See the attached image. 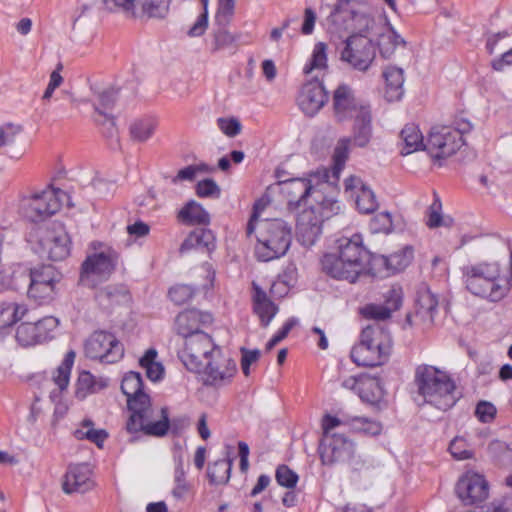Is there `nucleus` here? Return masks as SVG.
I'll list each match as a JSON object with an SVG mask.
<instances>
[{
    "mask_svg": "<svg viewBox=\"0 0 512 512\" xmlns=\"http://www.w3.org/2000/svg\"><path fill=\"white\" fill-rule=\"evenodd\" d=\"M117 263L118 254L114 250L94 253L82 263L80 281L84 284L105 281L114 272Z\"/></svg>",
    "mask_w": 512,
    "mask_h": 512,
    "instance_id": "4468645a",
    "label": "nucleus"
},
{
    "mask_svg": "<svg viewBox=\"0 0 512 512\" xmlns=\"http://www.w3.org/2000/svg\"><path fill=\"white\" fill-rule=\"evenodd\" d=\"M58 325L59 320L53 316H45L36 322H23L17 327L15 338L23 347L41 344L54 337Z\"/></svg>",
    "mask_w": 512,
    "mask_h": 512,
    "instance_id": "2eb2a0df",
    "label": "nucleus"
},
{
    "mask_svg": "<svg viewBox=\"0 0 512 512\" xmlns=\"http://www.w3.org/2000/svg\"><path fill=\"white\" fill-rule=\"evenodd\" d=\"M22 131V126L6 123L0 127V148L15 142L16 136Z\"/></svg>",
    "mask_w": 512,
    "mask_h": 512,
    "instance_id": "69168bd1",
    "label": "nucleus"
},
{
    "mask_svg": "<svg viewBox=\"0 0 512 512\" xmlns=\"http://www.w3.org/2000/svg\"><path fill=\"white\" fill-rule=\"evenodd\" d=\"M94 487L92 470L89 464L70 465L65 474L63 491L66 494L86 493Z\"/></svg>",
    "mask_w": 512,
    "mask_h": 512,
    "instance_id": "5701e85b",
    "label": "nucleus"
},
{
    "mask_svg": "<svg viewBox=\"0 0 512 512\" xmlns=\"http://www.w3.org/2000/svg\"><path fill=\"white\" fill-rule=\"evenodd\" d=\"M449 451L456 460H467L474 456L473 451L469 449L468 443L462 437H455L451 441Z\"/></svg>",
    "mask_w": 512,
    "mask_h": 512,
    "instance_id": "052dcab7",
    "label": "nucleus"
},
{
    "mask_svg": "<svg viewBox=\"0 0 512 512\" xmlns=\"http://www.w3.org/2000/svg\"><path fill=\"white\" fill-rule=\"evenodd\" d=\"M321 463L326 466L348 462L355 453V444L346 435L322 436L319 448Z\"/></svg>",
    "mask_w": 512,
    "mask_h": 512,
    "instance_id": "ddd939ff",
    "label": "nucleus"
},
{
    "mask_svg": "<svg viewBox=\"0 0 512 512\" xmlns=\"http://www.w3.org/2000/svg\"><path fill=\"white\" fill-rule=\"evenodd\" d=\"M110 11H122L132 18L138 17V0H103Z\"/></svg>",
    "mask_w": 512,
    "mask_h": 512,
    "instance_id": "864d4df0",
    "label": "nucleus"
},
{
    "mask_svg": "<svg viewBox=\"0 0 512 512\" xmlns=\"http://www.w3.org/2000/svg\"><path fill=\"white\" fill-rule=\"evenodd\" d=\"M275 479L280 486L293 489L297 485L299 477L287 465L282 464L276 469Z\"/></svg>",
    "mask_w": 512,
    "mask_h": 512,
    "instance_id": "13d9d810",
    "label": "nucleus"
},
{
    "mask_svg": "<svg viewBox=\"0 0 512 512\" xmlns=\"http://www.w3.org/2000/svg\"><path fill=\"white\" fill-rule=\"evenodd\" d=\"M75 357V351L69 350L60 365L52 371L51 376L43 372L32 378L33 383L38 385L41 396L48 394L54 403L60 400L61 394L68 388Z\"/></svg>",
    "mask_w": 512,
    "mask_h": 512,
    "instance_id": "6e6552de",
    "label": "nucleus"
},
{
    "mask_svg": "<svg viewBox=\"0 0 512 512\" xmlns=\"http://www.w3.org/2000/svg\"><path fill=\"white\" fill-rule=\"evenodd\" d=\"M399 45H405V41L391 26L388 28L386 33H382L379 36V52L385 59L390 58Z\"/></svg>",
    "mask_w": 512,
    "mask_h": 512,
    "instance_id": "a18cd8bd",
    "label": "nucleus"
},
{
    "mask_svg": "<svg viewBox=\"0 0 512 512\" xmlns=\"http://www.w3.org/2000/svg\"><path fill=\"white\" fill-rule=\"evenodd\" d=\"M236 0H218L215 21L219 26H227L235 10Z\"/></svg>",
    "mask_w": 512,
    "mask_h": 512,
    "instance_id": "6e6d98bb",
    "label": "nucleus"
},
{
    "mask_svg": "<svg viewBox=\"0 0 512 512\" xmlns=\"http://www.w3.org/2000/svg\"><path fill=\"white\" fill-rule=\"evenodd\" d=\"M254 233L257 239L255 256L263 262L283 257L292 242V227L278 218L260 220Z\"/></svg>",
    "mask_w": 512,
    "mask_h": 512,
    "instance_id": "39448f33",
    "label": "nucleus"
},
{
    "mask_svg": "<svg viewBox=\"0 0 512 512\" xmlns=\"http://www.w3.org/2000/svg\"><path fill=\"white\" fill-rule=\"evenodd\" d=\"M20 277L23 286L28 284V297L35 304L47 305L55 299V285L60 279V274L52 265H42L22 272Z\"/></svg>",
    "mask_w": 512,
    "mask_h": 512,
    "instance_id": "423d86ee",
    "label": "nucleus"
},
{
    "mask_svg": "<svg viewBox=\"0 0 512 512\" xmlns=\"http://www.w3.org/2000/svg\"><path fill=\"white\" fill-rule=\"evenodd\" d=\"M414 383L425 402L439 410L446 411L452 408L458 400L454 379L448 372L436 366L418 365L415 369Z\"/></svg>",
    "mask_w": 512,
    "mask_h": 512,
    "instance_id": "7ed1b4c3",
    "label": "nucleus"
},
{
    "mask_svg": "<svg viewBox=\"0 0 512 512\" xmlns=\"http://www.w3.org/2000/svg\"><path fill=\"white\" fill-rule=\"evenodd\" d=\"M232 467L233 461L229 458L219 459L210 464L207 469V476L210 484L224 485L228 483Z\"/></svg>",
    "mask_w": 512,
    "mask_h": 512,
    "instance_id": "a19ab883",
    "label": "nucleus"
},
{
    "mask_svg": "<svg viewBox=\"0 0 512 512\" xmlns=\"http://www.w3.org/2000/svg\"><path fill=\"white\" fill-rule=\"evenodd\" d=\"M380 258H387L384 255H374L370 253L369 262L367 264V268L365 273H369L372 276L376 277H387L389 274V263L380 261Z\"/></svg>",
    "mask_w": 512,
    "mask_h": 512,
    "instance_id": "680f3d73",
    "label": "nucleus"
},
{
    "mask_svg": "<svg viewBox=\"0 0 512 512\" xmlns=\"http://www.w3.org/2000/svg\"><path fill=\"white\" fill-rule=\"evenodd\" d=\"M372 137V116L369 105H360L358 113L355 115L353 124L352 139L348 137L341 138L334 149L333 165L331 169L324 168L319 171L320 177L325 183L336 185L340 174L345 167L349 156V146L351 141L357 147H365Z\"/></svg>",
    "mask_w": 512,
    "mask_h": 512,
    "instance_id": "20e7f679",
    "label": "nucleus"
},
{
    "mask_svg": "<svg viewBox=\"0 0 512 512\" xmlns=\"http://www.w3.org/2000/svg\"><path fill=\"white\" fill-rule=\"evenodd\" d=\"M455 491L465 505H473L488 498L489 483L484 475L467 471L457 481Z\"/></svg>",
    "mask_w": 512,
    "mask_h": 512,
    "instance_id": "f3484780",
    "label": "nucleus"
},
{
    "mask_svg": "<svg viewBox=\"0 0 512 512\" xmlns=\"http://www.w3.org/2000/svg\"><path fill=\"white\" fill-rule=\"evenodd\" d=\"M385 80V98L389 102H396L402 99L404 95V71L402 68L389 65L383 70Z\"/></svg>",
    "mask_w": 512,
    "mask_h": 512,
    "instance_id": "7c9ffc66",
    "label": "nucleus"
},
{
    "mask_svg": "<svg viewBox=\"0 0 512 512\" xmlns=\"http://www.w3.org/2000/svg\"><path fill=\"white\" fill-rule=\"evenodd\" d=\"M159 126L158 118L152 115H145L131 121L129 135L133 142L145 143L155 134Z\"/></svg>",
    "mask_w": 512,
    "mask_h": 512,
    "instance_id": "473e14b6",
    "label": "nucleus"
},
{
    "mask_svg": "<svg viewBox=\"0 0 512 512\" xmlns=\"http://www.w3.org/2000/svg\"><path fill=\"white\" fill-rule=\"evenodd\" d=\"M484 508L485 512H512V496L495 498Z\"/></svg>",
    "mask_w": 512,
    "mask_h": 512,
    "instance_id": "774afa93",
    "label": "nucleus"
},
{
    "mask_svg": "<svg viewBox=\"0 0 512 512\" xmlns=\"http://www.w3.org/2000/svg\"><path fill=\"white\" fill-rule=\"evenodd\" d=\"M335 252L346 260L348 266L352 265L358 270L359 275L365 273L370 252L364 246L361 234L355 233L350 238L338 239Z\"/></svg>",
    "mask_w": 512,
    "mask_h": 512,
    "instance_id": "a211bd4d",
    "label": "nucleus"
},
{
    "mask_svg": "<svg viewBox=\"0 0 512 512\" xmlns=\"http://www.w3.org/2000/svg\"><path fill=\"white\" fill-rule=\"evenodd\" d=\"M438 306V300L436 296L429 289H421L417 292L416 298V312L414 317H421L422 319H428L430 322L433 321V314ZM406 322L409 325L413 324V316L407 315Z\"/></svg>",
    "mask_w": 512,
    "mask_h": 512,
    "instance_id": "72a5a7b5",
    "label": "nucleus"
},
{
    "mask_svg": "<svg viewBox=\"0 0 512 512\" xmlns=\"http://www.w3.org/2000/svg\"><path fill=\"white\" fill-rule=\"evenodd\" d=\"M174 463V487L171 493L175 499L181 500L188 494L190 490V484L186 479V471L184 469L182 455L175 456Z\"/></svg>",
    "mask_w": 512,
    "mask_h": 512,
    "instance_id": "c03bdc74",
    "label": "nucleus"
},
{
    "mask_svg": "<svg viewBox=\"0 0 512 512\" xmlns=\"http://www.w3.org/2000/svg\"><path fill=\"white\" fill-rule=\"evenodd\" d=\"M358 395L363 402L379 406L383 400V388L379 379L369 376L360 377Z\"/></svg>",
    "mask_w": 512,
    "mask_h": 512,
    "instance_id": "ea45409f",
    "label": "nucleus"
},
{
    "mask_svg": "<svg viewBox=\"0 0 512 512\" xmlns=\"http://www.w3.org/2000/svg\"><path fill=\"white\" fill-rule=\"evenodd\" d=\"M461 271L465 288L475 297L497 303L508 296L510 284L504 279L498 261L470 263Z\"/></svg>",
    "mask_w": 512,
    "mask_h": 512,
    "instance_id": "f03ea898",
    "label": "nucleus"
},
{
    "mask_svg": "<svg viewBox=\"0 0 512 512\" xmlns=\"http://www.w3.org/2000/svg\"><path fill=\"white\" fill-rule=\"evenodd\" d=\"M73 436L77 440H87L95 444L98 448H102L109 434L105 429H96L95 423L90 418H85L73 431Z\"/></svg>",
    "mask_w": 512,
    "mask_h": 512,
    "instance_id": "e433bc0d",
    "label": "nucleus"
},
{
    "mask_svg": "<svg viewBox=\"0 0 512 512\" xmlns=\"http://www.w3.org/2000/svg\"><path fill=\"white\" fill-rule=\"evenodd\" d=\"M351 360L358 366L376 367L383 365L389 359L384 352L373 349L368 343L360 339V342L353 346L350 353Z\"/></svg>",
    "mask_w": 512,
    "mask_h": 512,
    "instance_id": "c756f323",
    "label": "nucleus"
},
{
    "mask_svg": "<svg viewBox=\"0 0 512 512\" xmlns=\"http://www.w3.org/2000/svg\"><path fill=\"white\" fill-rule=\"evenodd\" d=\"M427 226L429 228H437L440 226H448L449 223L445 221L442 216V203L436 193H434V200L427 211Z\"/></svg>",
    "mask_w": 512,
    "mask_h": 512,
    "instance_id": "3c124183",
    "label": "nucleus"
},
{
    "mask_svg": "<svg viewBox=\"0 0 512 512\" xmlns=\"http://www.w3.org/2000/svg\"><path fill=\"white\" fill-rule=\"evenodd\" d=\"M333 112L338 122L350 119L353 113H358L360 105L355 99L352 88L347 84H340L333 93Z\"/></svg>",
    "mask_w": 512,
    "mask_h": 512,
    "instance_id": "bb28decb",
    "label": "nucleus"
},
{
    "mask_svg": "<svg viewBox=\"0 0 512 512\" xmlns=\"http://www.w3.org/2000/svg\"><path fill=\"white\" fill-rule=\"evenodd\" d=\"M86 357L101 363L112 364L124 355L123 345L110 332L96 331L84 343Z\"/></svg>",
    "mask_w": 512,
    "mask_h": 512,
    "instance_id": "9b49d317",
    "label": "nucleus"
},
{
    "mask_svg": "<svg viewBox=\"0 0 512 512\" xmlns=\"http://www.w3.org/2000/svg\"><path fill=\"white\" fill-rule=\"evenodd\" d=\"M252 290L253 311L259 317L261 325L267 327L279 308L256 282H252Z\"/></svg>",
    "mask_w": 512,
    "mask_h": 512,
    "instance_id": "cd10ccee",
    "label": "nucleus"
},
{
    "mask_svg": "<svg viewBox=\"0 0 512 512\" xmlns=\"http://www.w3.org/2000/svg\"><path fill=\"white\" fill-rule=\"evenodd\" d=\"M117 99V91L114 89H106L98 93L97 99L93 102L95 112L98 118L95 120L98 123L110 122L114 125V116L112 110Z\"/></svg>",
    "mask_w": 512,
    "mask_h": 512,
    "instance_id": "c9c22d12",
    "label": "nucleus"
},
{
    "mask_svg": "<svg viewBox=\"0 0 512 512\" xmlns=\"http://www.w3.org/2000/svg\"><path fill=\"white\" fill-rule=\"evenodd\" d=\"M323 220L315 209H304L297 218L296 235L301 245L310 247L316 243L322 233Z\"/></svg>",
    "mask_w": 512,
    "mask_h": 512,
    "instance_id": "4be33fe9",
    "label": "nucleus"
},
{
    "mask_svg": "<svg viewBox=\"0 0 512 512\" xmlns=\"http://www.w3.org/2000/svg\"><path fill=\"white\" fill-rule=\"evenodd\" d=\"M216 249V236L206 227L192 230L179 247L181 255L192 251L210 255Z\"/></svg>",
    "mask_w": 512,
    "mask_h": 512,
    "instance_id": "393cba45",
    "label": "nucleus"
},
{
    "mask_svg": "<svg viewBox=\"0 0 512 512\" xmlns=\"http://www.w3.org/2000/svg\"><path fill=\"white\" fill-rule=\"evenodd\" d=\"M297 323L298 320L295 317L289 318L267 342L266 350H271L275 345L285 339L289 332L297 325Z\"/></svg>",
    "mask_w": 512,
    "mask_h": 512,
    "instance_id": "338daca9",
    "label": "nucleus"
},
{
    "mask_svg": "<svg viewBox=\"0 0 512 512\" xmlns=\"http://www.w3.org/2000/svg\"><path fill=\"white\" fill-rule=\"evenodd\" d=\"M360 314L367 320L385 321L392 313L383 304L369 303L360 309Z\"/></svg>",
    "mask_w": 512,
    "mask_h": 512,
    "instance_id": "603ef678",
    "label": "nucleus"
},
{
    "mask_svg": "<svg viewBox=\"0 0 512 512\" xmlns=\"http://www.w3.org/2000/svg\"><path fill=\"white\" fill-rule=\"evenodd\" d=\"M345 192L355 197L357 210L362 214H372L378 208V201L369 186L358 176H350L344 181Z\"/></svg>",
    "mask_w": 512,
    "mask_h": 512,
    "instance_id": "412c9836",
    "label": "nucleus"
},
{
    "mask_svg": "<svg viewBox=\"0 0 512 512\" xmlns=\"http://www.w3.org/2000/svg\"><path fill=\"white\" fill-rule=\"evenodd\" d=\"M312 197L314 204L308 209H315V213L325 221L340 212V203L333 196L325 195L320 189L315 188Z\"/></svg>",
    "mask_w": 512,
    "mask_h": 512,
    "instance_id": "58836bf2",
    "label": "nucleus"
},
{
    "mask_svg": "<svg viewBox=\"0 0 512 512\" xmlns=\"http://www.w3.org/2000/svg\"><path fill=\"white\" fill-rule=\"evenodd\" d=\"M48 249L49 258L53 261L65 259L70 254V239L66 233L54 236L49 243L45 244Z\"/></svg>",
    "mask_w": 512,
    "mask_h": 512,
    "instance_id": "49530a36",
    "label": "nucleus"
},
{
    "mask_svg": "<svg viewBox=\"0 0 512 512\" xmlns=\"http://www.w3.org/2000/svg\"><path fill=\"white\" fill-rule=\"evenodd\" d=\"M27 312L25 305L17 303L0 304V337H5L12 331V326L22 319Z\"/></svg>",
    "mask_w": 512,
    "mask_h": 512,
    "instance_id": "f704fd0d",
    "label": "nucleus"
},
{
    "mask_svg": "<svg viewBox=\"0 0 512 512\" xmlns=\"http://www.w3.org/2000/svg\"><path fill=\"white\" fill-rule=\"evenodd\" d=\"M351 426L355 431L370 436L379 435L382 431V425L378 421L366 417H353Z\"/></svg>",
    "mask_w": 512,
    "mask_h": 512,
    "instance_id": "8fccbe9b",
    "label": "nucleus"
},
{
    "mask_svg": "<svg viewBox=\"0 0 512 512\" xmlns=\"http://www.w3.org/2000/svg\"><path fill=\"white\" fill-rule=\"evenodd\" d=\"M170 0H138V17L165 18L169 12Z\"/></svg>",
    "mask_w": 512,
    "mask_h": 512,
    "instance_id": "79ce46f5",
    "label": "nucleus"
},
{
    "mask_svg": "<svg viewBox=\"0 0 512 512\" xmlns=\"http://www.w3.org/2000/svg\"><path fill=\"white\" fill-rule=\"evenodd\" d=\"M95 377L89 371H82L77 379L76 396L78 398H84L90 393H94L95 389Z\"/></svg>",
    "mask_w": 512,
    "mask_h": 512,
    "instance_id": "bf43d9fd",
    "label": "nucleus"
},
{
    "mask_svg": "<svg viewBox=\"0 0 512 512\" xmlns=\"http://www.w3.org/2000/svg\"><path fill=\"white\" fill-rule=\"evenodd\" d=\"M203 382L205 385L221 387L231 382L237 366L233 359L225 356L221 349L204 362Z\"/></svg>",
    "mask_w": 512,
    "mask_h": 512,
    "instance_id": "dca6fc26",
    "label": "nucleus"
},
{
    "mask_svg": "<svg viewBox=\"0 0 512 512\" xmlns=\"http://www.w3.org/2000/svg\"><path fill=\"white\" fill-rule=\"evenodd\" d=\"M383 305L393 312L400 309L403 303V289L400 285H392L387 291L383 293Z\"/></svg>",
    "mask_w": 512,
    "mask_h": 512,
    "instance_id": "5fc2aeb1",
    "label": "nucleus"
},
{
    "mask_svg": "<svg viewBox=\"0 0 512 512\" xmlns=\"http://www.w3.org/2000/svg\"><path fill=\"white\" fill-rule=\"evenodd\" d=\"M403 147L400 153L409 155L419 150H425V141L418 125L409 123L404 126L400 132Z\"/></svg>",
    "mask_w": 512,
    "mask_h": 512,
    "instance_id": "4c0bfd02",
    "label": "nucleus"
},
{
    "mask_svg": "<svg viewBox=\"0 0 512 512\" xmlns=\"http://www.w3.org/2000/svg\"><path fill=\"white\" fill-rule=\"evenodd\" d=\"M360 339L368 343L372 348L384 352L390 356L392 350V337L389 330L379 323L366 326L360 335Z\"/></svg>",
    "mask_w": 512,
    "mask_h": 512,
    "instance_id": "c85d7f7f",
    "label": "nucleus"
},
{
    "mask_svg": "<svg viewBox=\"0 0 512 512\" xmlns=\"http://www.w3.org/2000/svg\"><path fill=\"white\" fill-rule=\"evenodd\" d=\"M323 272L335 280L355 283L359 278V271L352 265L348 266L346 260L335 251L323 255L321 258Z\"/></svg>",
    "mask_w": 512,
    "mask_h": 512,
    "instance_id": "b1692460",
    "label": "nucleus"
},
{
    "mask_svg": "<svg viewBox=\"0 0 512 512\" xmlns=\"http://www.w3.org/2000/svg\"><path fill=\"white\" fill-rule=\"evenodd\" d=\"M280 186L290 210L298 209L301 204H305L308 196H312L316 188L311 180L305 178L288 179L280 182Z\"/></svg>",
    "mask_w": 512,
    "mask_h": 512,
    "instance_id": "a878e982",
    "label": "nucleus"
},
{
    "mask_svg": "<svg viewBox=\"0 0 512 512\" xmlns=\"http://www.w3.org/2000/svg\"><path fill=\"white\" fill-rule=\"evenodd\" d=\"M176 218L179 223L186 226H208L211 222L210 214L194 200L185 203L178 210Z\"/></svg>",
    "mask_w": 512,
    "mask_h": 512,
    "instance_id": "2f4dec72",
    "label": "nucleus"
},
{
    "mask_svg": "<svg viewBox=\"0 0 512 512\" xmlns=\"http://www.w3.org/2000/svg\"><path fill=\"white\" fill-rule=\"evenodd\" d=\"M327 46L323 42L315 44L309 62L304 66L305 74L311 73L313 70H323L327 68Z\"/></svg>",
    "mask_w": 512,
    "mask_h": 512,
    "instance_id": "09e8293b",
    "label": "nucleus"
},
{
    "mask_svg": "<svg viewBox=\"0 0 512 512\" xmlns=\"http://www.w3.org/2000/svg\"><path fill=\"white\" fill-rule=\"evenodd\" d=\"M376 56V47L370 38L364 35H352L341 51V60L353 69L365 72Z\"/></svg>",
    "mask_w": 512,
    "mask_h": 512,
    "instance_id": "f8f14e48",
    "label": "nucleus"
},
{
    "mask_svg": "<svg viewBox=\"0 0 512 512\" xmlns=\"http://www.w3.org/2000/svg\"><path fill=\"white\" fill-rule=\"evenodd\" d=\"M203 6V12L198 16L194 25L189 29L190 37H198L205 33L208 26V4L209 0H200Z\"/></svg>",
    "mask_w": 512,
    "mask_h": 512,
    "instance_id": "0e129e2a",
    "label": "nucleus"
},
{
    "mask_svg": "<svg viewBox=\"0 0 512 512\" xmlns=\"http://www.w3.org/2000/svg\"><path fill=\"white\" fill-rule=\"evenodd\" d=\"M464 144V139L452 126H434L425 141V151L436 161L455 154Z\"/></svg>",
    "mask_w": 512,
    "mask_h": 512,
    "instance_id": "9d476101",
    "label": "nucleus"
},
{
    "mask_svg": "<svg viewBox=\"0 0 512 512\" xmlns=\"http://www.w3.org/2000/svg\"><path fill=\"white\" fill-rule=\"evenodd\" d=\"M195 294V289L189 285L179 284L171 287L168 296L176 305L187 303Z\"/></svg>",
    "mask_w": 512,
    "mask_h": 512,
    "instance_id": "4d7b16f0",
    "label": "nucleus"
},
{
    "mask_svg": "<svg viewBox=\"0 0 512 512\" xmlns=\"http://www.w3.org/2000/svg\"><path fill=\"white\" fill-rule=\"evenodd\" d=\"M143 379L139 372L126 373L121 382V390L127 397L130 417L126 429L130 434L142 432L148 436L162 437L170 426L167 407L160 409L159 418L155 416L150 396L143 390Z\"/></svg>",
    "mask_w": 512,
    "mask_h": 512,
    "instance_id": "f257e3e1",
    "label": "nucleus"
},
{
    "mask_svg": "<svg viewBox=\"0 0 512 512\" xmlns=\"http://www.w3.org/2000/svg\"><path fill=\"white\" fill-rule=\"evenodd\" d=\"M157 355L155 348H149L139 359L140 367L145 370L147 378L153 382L161 380L164 376V367L156 361Z\"/></svg>",
    "mask_w": 512,
    "mask_h": 512,
    "instance_id": "37998d69",
    "label": "nucleus"
},
{
    "mask_svg": "<svg viewBox=\"0 0 512 512\" xmlns=\"http://www.w3.org/2000/svg\"><path fill=\"white\" fill-rule=\"evenodd\" d=\"M213 322L211 313L203 312L197 309H187L180 312L174 321V329L176 333L187 340Z\"/></svg>",
    "mask_w": 512,
    "mask_h": 512,
    "instance_id": "6ab92c4d",
    "label": "nucleus"
},
{
    "mask_svg": "<svg viewBox=\"0 0 512 512\" xmlns=\"http://www.w3.org/2000/svg\"><path fill=\"white\" fill-rule=\"evenodd\" d=\"M68 195L59 188H47L22 200L21 213L31 222H41L57 213Z\"/></svg>",
    "mask_w": 512,
    "mask_h": 512,
    "instance_id": "0eeeda50",
    "label": "nucleus"
},
{
    "mask_svg": "<svg viewBox=\"0 0 512 512\" xmlns=\"http://www.w3.org/2000/svg\"><path fill=\"white\" fill-rule=\"evenodd\" d=\"M26 270H15L12 274H7L5 271H0V292L8 290H17L23 286L21 282L20 273Z\"/></svg>",
    "mask_w": 512,
    "mask_h": 512,
    "instance_id": "e2e57ef3",
    "label": "nucleus"
},
{
    "mask_svg": "<svg viewBox=\"0 0 512 512\" xmlns=\"http://www.w3.org/2000/svg\"><path fill=\"white\" fill-rule=\"evenodd\" d=\"M216 350H220V347L208 333L202 331L184 340V348L180 351L179 357L189 371L200 373L204 368V362L213 357Z\"/></svg>",
    "mask_w": 512,
    "mask_h": 512,
    "instance_id": "1a4fd4ad",
    "label": "nucleus"
},
{
    "mask_svg": "<svg viewBox=\"0 0 512 512\" xmlns=\"http://www.w3.org/2000/svg\"><path fill=\"white\" fill-rule=\"evenodd\" d=\"M328 94L322 82L311 80L303 84L297 103L299 108L307 115L314 116L325 105Z\"/></svg>",
    "mask_w": 512,
    "mask_h": 512,
    "instance_id": "aec40b11",
    "label": "nucleus"
},
{
    "mask_svg": "<svg viewBox=\"0 0 512 512\" xmlns=\"http://www.w3.org/2000/svg\"><path fill=\"white\" fill-rule=\"evenodd\" d=\"M413 249L405 247L399 252H395L387 256V258H380V261L389 263V274H395L404 270L412 261Z\"/></svg>",
    "mask_w": 512,
    "mask_h": 512,
    "instance_id": "de8ad7c7",
    "label": "nucleus"
}]
</instances>
